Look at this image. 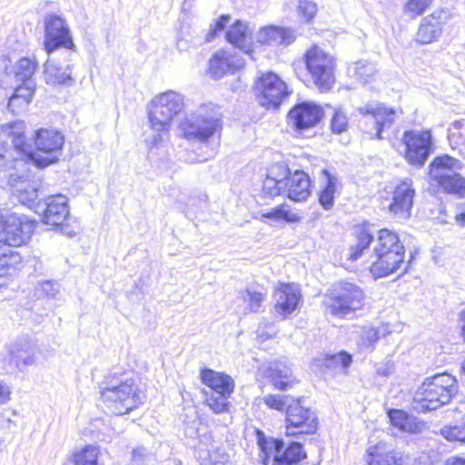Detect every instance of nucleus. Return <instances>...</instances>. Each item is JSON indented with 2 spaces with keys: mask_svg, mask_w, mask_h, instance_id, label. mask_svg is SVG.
I'll return each instance as SVG.
<instances>
[{
  "mask_svg": "<svg viewBox=\"0 0 465 465\" xmlns=\"http://www.w3.org/2000/svg\"><path fill=\"white\" fill-rule=\"evenodd\" d=\"M25 124L23 121H15L0 126V134L11 138L14 149L23 154H28L35 166L45 168L56 163L62 153L64 137L62 133L52 128H40L35 132L34 143L36 152L25 136Z\"/></svg>",
  "mask_w": 465,
  "mask_h": 465,
  "instance_id": "f257e3e1",
  "label": "nucleus"
},
{
  "mask_svg": "<svg viewBox=\"0 0 465 465\" xmlns=\"http://www.w3.org/2000/svg\"><path fill=\"white\" fill-rule=\"evenodd\" d=\"M99 389L103 404L113 414L129 413L142 403L138 385L127 373L109 372Z\"/></svg>",
  "mask_w": 465,
  "mask_h": 465,
  "instance_id": "f03ea898",
  "label": "nucleus"
},
{
  "mask_svg": "<svg viewBox=\"0 0 465 465\" xmlns=\"http://www.w3.org/2000/svg\"><path fill=\"white\" fill-rule=\"evenodd\" d=\"M371 259L370 272L375 279L389 276L401 269L406 272L411 261L405 260V247L398 234L388 229L379 231Z\"/></svg>",
  "mask_w": 465,
  "mask_h": 465,
  "instance_id": "7ed1b4c3",
  "label": "nucleus"
},
{
  "mask_svg": "<svg viewBox=\"0 0 465 465\" xmlns=\"http://www.w3.org/2000/svg\"><path fill=\"white\" fill-rule=\"evenodd\" d=\"M184 106L183 96L174 91L156 95L148 109L151 134L144 142L152 149L160 146L169 138L173 120Z\"/></svg>",
  "mask_w": 465,
  "mask_h": 465,
  "instance_id": "20e7f679",
  "label": "nucleus"
},
{
  "mask_svg": "<svg viewBox=\"0 0 465 465\" xmlns=\"http://www.w3.org/2000/svg\"><path fill=\"white\" fill-rule=\"evenodd\" d=\"M221 116L217 105L202 104L181 122L180 130L186 139L205 143L222 128Z\"/></svg>",
  "mask_w": 465,
  "mask_h": 465,
  "instance_id": "39448f33",
  "label": "nucleus"
},
{
  "mask_svg": "<svg viewBox=\"0 0 465 465\" xmlns=\"http://www.w3.org/2000/svg\"><path fill=\"white\" fill-rule=\"evenodd\" d=\"M457 391L456 379L443 372L427 378L416 391L414 400L423 411H433L449 403Z\"/></svg>",
  "mask_w": 465,
  "mask_h": 465,
  "instance_id": "423d86ee",
  "label": "nucleus"
},
{
  "mask_svg": "<svg viewBox=\"0 0 465 465\" xmlns=\"http://www.w3.org/2000/svg\"><path fill=\"white\" fill-rule=\"evenodd\" d=\"M461 168L458 159L447 154L437 156L430 164L429 176L432 185L445 193L465 198V177L458 173Z\"/></svg>",
  "mask_w": 465,
  "mask_h": 465,
  "instance_id": "0eeeda50",
  "label": "nucleus"
},
{
  "mask_svg": "<svg viewBox=\"0 0 465 465\" xmlns=\"http://www.w3.org/2000/svg\"><path fill=\"white\" fill-rule=\"evenodd\" d=\"M258 444L261 453L260 459L263 465H295L301 462L306 453L300 442H292L284 448V442L281 440H266L264 434L258 430Z\"/></svg>",
  "mask_w": 465,
  "mask_h": 465,
  "instance_id": "6e6552de",
  "label": "nucleus"
},
{
  "mask_svg": "<svg viewBox=\"0 0 465 465\" xmlns=\"http://www.w3.org/2000/svg\"><path fill=\"white\" fill-rule=\"evenodd\" d=\"M306 69L315 86L322 92L331 90L335 83L336 63L333 56L313 46L304 54Z\"/></svg>",
  "mask_w": 465,
  "mask_h": 465,
  "instance_id": "1a4fd4ad",
  "label": "nucleus"
},
{
  "mask_svg": "<svg viewBox=\"0 0 465 465\" xmlns=\"http://www.w3.org/2000/svg\"><path fill=\"white\" fill-rule=\"evenodd\" d=\"M15 152L19 157H13L7 145L0 143V183L10 188L24 184L30 177L31 166H35L28 154Z\"/></svg>",
  "mask_w": 465,
  "mask_h": 465,
  "instance_id": "9d476101",
  "label": "nucleus"
},
{
  "mask_svg": "<svg viewBox=\"0 0 465 465\" xmlns=\"http://www.w3.org/2000/svg\"><path fill=\"white\" fill-rule=\"evenodd\" d=\"M35 223L25 215L0 212V244L21 246L31 238Z\"/></svg>",
  "mask_w": 465,
  "mask_h": 465,
  "instance_id": "9b49d317",
  "label": "nucleus"
},
{
  "mask_svg": "<svg viewBox=\"0 0 465 465\" xmlns=\"http://www.w3.org/2000/svg\"><path fill=\"white\" fill-rule=\"evenodd\" d=\"M44 46L48 54L59 48L74 50L75 45L71 30L64 18L54 14L45 17Z\"/></svg>",
  "mask_w": 465,
  "mask_h": 465,
  "instance_id": "f8f14e48",
  "label": "nucleus"
},
{
  "mask_svg": "<svg viewBox=\"0 0 465 465\" xmlns=\"http://www.w3.org/2000/svg\"><path fill=\"white\" fill-rule=\"evenodd\" d=\"M256 90L259 104L267 109H277L289 95L285 82L272 72L261 74Z\"/></svg>",
  "mask_w": 465,
  "mask_h": 465,
  "instance_id": "ddd939ff",
  "label": "nucleus"
},
{
  "mask_svg": "<svg viewBox=\"0 0 465 465\" xmlns=\"http://www.w3.org/2000/svg\"><path fill=\"white\" fill-rule=\"evenodd\" d=\"M364 293L360 287L351 282L341 284L338 292L328 302V309L332 315L345 317L360 310L364 305Z\"/></svg>",
  "mask_w": 465,
  "mask_h": 465,
  "instance_id": "4468645a",
  "label": "nucleus"
},
{
  "mask_svg": "<svg viewBox=\"0 0 465 465\" xmlns=\"http://www.w3.org/2000/svg\"><path fill=\"white\" fill-rule=\"evenodd\" d=\"M285 421L288 436L313 434L317 430L315 412L303 407L300 401L288 404Z\"/></svg>",
  "mask_w": 465,
  "mask_h": 465,
  "instance_id": "2eb2a0df",
  "label": "nucleus"
},
{
  "mask_svg": "<svg viewBox=\"0 0 465 465\" xmlns=\"http://www.w3.org/2000/svg\"><path fill=\"white\" fill-rule=\"evenodd\" d=\"M402 143L405 145L404 157L407 162L415 166H422L431 152L430 131H405Z\"/></svg>",
  "mask_w": 465,
  "mask_h": 465,
  "instance_id": "dca6fc26",
  "label": "nucleus"
},
{
  "mask_svg": "<svg viewBox=\"0 0 465 465\" xmlns=\"http://www.w3.org/2000/svg\"><path fill=\"white\" fill-rule=\"evenodd\" d=\"M415 190L411 179L400 182L392 192L389 211L400 220L410 218L413 205Z\"/></svg>",
  "mask_w": 465,
  "mask_h": 465,
  "instance_id": "f3484780",
  "label": "nucleus"
},
{
  "mask_svg": "<svg viewBox=\"0 0 465 465\" xmlns=\"http://www.w3.org/2000/svg\"><path fill=\"white\" fill-rule=\"evenodd\" d=\"M451 17L449 10L440 9L430 15L422 18L416 34V40L422 44H430L437 40L442 33V25Z\"/></svg>",
  "mask_w": 465,
  "mask_h": 465,
  "instance_id": "a211bd4d",
  "label": "nucleus"
},
{
  "mask_svg": "<svg viewBox=\"0 0 465 465\" xmlns=\"http://www.w3.org/2000/svg\"><path fill=\"white\" fill-rule=\"evenodd\" d=\"M322 116V108L311 102L298 104L289 113L290 122L297 130L314 127Z\"/></svg>",
  "mask_w": 465,
  "mask_h": 465,
  "instance_id": "6ab92c4d",
  "label": "nucleus"
},
{
  "mask_svg": "<svg viewBox=\"0 0 465 465\" xmlns=\"http://www.w3.org/2000/svg\"><path fill=\"white\" fill-rule=\"evenodd\" d=\"M243 59L234 50H219L210 59L209 72L214 78H222L226 74L242 68Z\"/></svg>",
  "mask_w": 465,
  "mask_h": 465,
  "instance_id": "aec40b11",
  "label": "nucleus"
},
{
  "mask_svg": "<svg viewBox=\"0 0 465 465\" xmlns=\"http://www.w3.org/2000/svg\"><path fill=\"white\" fill-rule=\"evenodd\" d=\"M36 351L35 341L26 335L16 338L8 346L10 359L18 368L34 365L36 360Z\"/></svg>",
  "mask_w": 465,
  "mask_h": 465,
  "instance_id": "412c9836",
  "label": "nucleus"
},
{
  "mask_svg": "<svg viewBox=\"0 0 465 465\" xmlns=\"http://www.w3.org/2000/svg\"><path fill=\"white\" fill-rule=\"evenodd\" d=\"M275 311L278 314L286 318L298 307L301 300V292L294 283H281L275 291Z\"/></svg>",
  "mask_w": 465,
  "mask_h": 465,
  "instance_id": "4be33fe9",
  "label": "nucleus"
},
{
  "mask_svg": "<svg viewBox=\"0 0 465 465\" xmlns=\"http://www.w3.org/2000/svg\"><path fill=\"white\" fill-rule=\"evenodd\" d=\"M358 111L362 115H371L375 124V136L380 140L383 139V131L391 127L396 115L394 109L379 104H367L359 107Z\"/></svg>",
  "mask_w": 465,
  "mask_h": 465,
  "instance_id": "5701e85b",
  "label": "nucleus"
},
{
  "mask_svg": "<svg viewBox=\"0 0 465 465\" xmlns=\"http://www.w3.org/2000/svg\"><path fill=\"white\" fill-rule=\"evenodd\" d=\"M43 222L50 226L59 225L69 216L68 199L63 194L49 196L45 200Z\"/></svg>",
  "mask_w": 465,
  "mask_h": 465,
  "instance_id": "b1692460",
  "label": "nucleus"
},
{
  "mask_svg": "<svg viewBox=\"0 0 465 465\" xmlns=\"http://www.w3.org/2000/svg\"><path fill=\"white\" fill-rule=\"evenodd\" d=\"M285 193L294 202L306 200L311 194V180L303 171H296L286 178Z\"/></svg>",
  "mask_w": 465,
  "mask_h": 465,
  "instance_id": "393cba45",
  "label": "nucleus"
},
{
  "mask_svg": "<svg viewBox=\"0 0 465 465\" xmlns=\"http://www.w3.org/2000/svg\"><path fill=\"white\" fill-rule=\"evenodd\" d=\"M201 380L216 394L232 395L234 390L233 379L223 372L211 369H204L201 371Z\"/></svg>",
  "mask_w": 465,
  "mask_h": 465,
  "instance_id": "a878e982",
  "label": "nucleus"
},
{
  "mask_svg": "<svg viewBox=\"0 0 465 465\" xmlns=\"http://www.w3.org/2000/svg\"><path fill=\"white\" fill-rule=\"evenodd\" d=\"M351 361L352 358L351 354L346 351H341L338 354L321 355L313 359L311 367L314 371L336 372L340 370L345 371V370L351 365Z\"/></svg>",
  "mask_w": 465,
  "mask_h": 465,
  "instance_id": "bb28decb",
  "label": "nucleus"
},
{
  "mask_svg": "<svg viewBox=\"0 0 465 465\" xmlns=\"http://www.w3.org/2000/svg\"><path fill=\"white\" fill-rule=\"evenodd\" d=\"M257 42L269 45H289L296 39L294 31L291 28L278 26H266L257 34Z\"/></svg>",
  "mask_w": 465,
  "mask_h": 465,
  "instance_id": "cd10ccee",
  "label": "nucleus"
},
{
  "mask_svg": "<svg viewBox=\"0 0 465 465\" xmlns=\"http://www.w3.org/2000/svg\"><path fill=\"white\" fill-rule=\"evenodd\" d=\"M252 31L245 22L236 20L226 32V39L233 46L251 54L252 45Z\"/></svg>",
  "mask_w": 465,
  "mask_h": 465,
  "instance_id": "c85d7f7f",
  "label": "nucleus"
},
{
  "mask_svg": "<svg viewBox=\"0 0 465 465\" xmlns=\"http://www.w3.org/2000/svg\"><path fill=\"white\" fill-rule=\"evenodd\" d=\"M266 374L271 379L273 386L281 391H285L296 383L291 367L282 361L271 363Z\"/></svg>",
  "mask_w": 465,
  "mask_h": 465,
  "instance_id": "c756f323",
  "label": "nucleus"
},
{
  "mask_svg": "<svg viewBox=\"0 0 465 465\" xmlns=\"http://www.w3.org/2000/svg\"><path fill=\"white\" fill-rule=\"evenodd\" d=\"M44 78L47 84L72 85L74 79L72 77V68L67 64L64 68L58 66L49 59L44 64Z\"/></svg>",
  "mask_w": 465,
  "mask_h": 465,
  "instance_id": "7c9ffc66",
  "label": "nucleus"
},
{
  "mask_svg": "<svg viewBox=\"0 0 465 465\" xmlns=\"http://www.w3.org/2000/svg\"><path fill=\"white\" fill-rule=\"evenodd\" d=\"M322 182L319 193V203L325 210H331L334 203V197L340 184L338 176L326 169L322 170Z\"/></svg>",
  "mask_w": 465,
  "mask_h": 465,
  "instance_id": "2f4dec72",
  "label": "nucleus"
},
{
  "mask_svg": "<svg viewBox=\"0 0 465 465\" xmlns=\"http://www.w3.org/2000/svg\"><path fill=\"white\" fill-rule=\"evenodd\" d=\"M21 83L22 84L15 88V93L8 101L7 107L13 113H15L18 108L28 105L35 91V81Z\"/></svg>",
  "mask_w": 465,
  "mask_h": 465,
  "instance_id": "473e14b6",
  "label": "nucleus"
},
{
  "mask_svg": "<svg viewBox=\"0 0 465 465\" xmlns=\"http://www.w3.org/2000/svg\"><path fill=\"white\" fill-rule=\"evenodd\" d=\"M367 461L369 465H400L395 450L383 443L370 448Z\"/></svg>",
  "mask_w": 465,
  "mask_h": 465,
  "instance_id": "72a5a7b5",
  "label": "nucleus"
},
{
  "mask_svg": "<svg viewBox=\"0 0 465 465\" xmlns=\"http://www.w3.org/2000/svg\"><path fill=\"white\" fill-rule=\"evenodd\" d=\"M38 67L35 58L22 57L12 67L14 83L33 81L32 77Z\"/></svg>",
  "mask_w": 465,
  "mask_h": 465,
  "instance_id": "f704fd0d",
  "label": "nucleus"
},
{
  "mask_svg": "<svg viewBox=\"0 0 465 465\" xmlns=\"http://www.w3.org/2000/svg\"><path fill=\"white\" fill-rule=\"evenodd\" d=\"M38 183L35 181H29L15 187H11L12 193L19 200V202L32 208L38 198Z\"/></svg>",
  "mask_w": 465,
  "mask_h": 465,
  "instance_id": "c9c22d12",
  "label": "nucleus"
},
{
  "mask_svg": "<svg viewBox=\"0 0 465 465\" xmlns=\"http://www.w3.org/2000/svg\"><path fill=\"white\" fill-rule=\"evenodd\" d=\"M372 242L373 236L364 229H361L356 234V242L349 249L348 260L351 262L357 261Z\"/></svg>",
  "mask_w": 465,
  "mask_h": 465,
  "instance_id": "e433bc0d",
  "label": "nucleus"
},
{
  "mask_svg": "<svg viewBox=\"0 0 465 465\" xmlns=\"http://www.w3.org/2000/svg\"><path fill=\"white\" fill-rule=\"evenodd\" d=\"M349 72L360 82L365 84L371 81L374 76L376 67L372 63L367 60H360L350 65Z\"/></svg>",
  "mask_w": 465,
  "mask_h": 465,
  "instance_id": "4c0bfd02",
  "label": "nucleus"
},
{
  "mask_svg": "<svg viewBox=\"0 0 465 465\" xmlns=\"http://www.w3.org/2000/svg\"><path fill=\"white\" fill-rule=\"evenodd\" d=\"M273 168L270 171V173L266 176L262 184V193L264 195L269 197H275L280 194L285 193L284 183L286 180L284 178H278L273 176Z\"/></svg>",
  "mask_w": 465,
  "mask_h": 465,
  "instance_id": "58836bf2",
  "label": "nucleus"
},
{
  "mask_svg": "<svg viewBox=\"0 0 465 465\" xmlns=\"http://www.w3.org/2000/svg\"><path fill=\"white\" fill-rule=\"evenodd\" d=\"M388 416L391 423L401 430L409 432L414 430L415 424L413 418L409 416L405 411L401 410H390Z\"/></svg>",
  "mask_w": 465,
  "mask_h": 465,
  "instance_id": "ea45409f",
  "label": "nucleus"
},
{
  "mask_svg": "<svg viewBox=\"0 0 465 465\" xmlns=\"http://www.w3.org/2000/svg\"><path fill=\"white\" fill-rule=\"evenodd\" d=\"M22 263L21 255L15 251L0 254V272L4 274L13 275Z\"/></svg>",
  "mask_w": 465,
  "mask_h": 465,
  "instance_id": "a19ab883",
  "label": "nucleus"
},
{
  "mask_svg": "<svg viewBox=\"0 0 465 465\" xmlns=\"http://www.w3.org/2000/svg\"><path fill=\"white\" fill-rule=\"evenodd\" d=\"M240 298L247 304L249 312H258L262 305L265 294L252 289H245L240 292Z\"/></svg>",
  "mask_w": 465,
  "mask_h": 465,
  "instance_id": "79ce46f5",
  "label": "nucleus"
},
{
  "mask_svg": "<svg viewBox=\"0 0 465 465\" xmlns=\"http://www.w3.org/2000/svg\"><path fill=\"white\" fill-rule=\"evenodd\" d=\"M98 448L95 446H86L82 450L75 452L72 457V462L74 465H97Z\"/></svg>",
  "mask_w": 465,
  "mask_h": 465,
  "instance_id": "37998d69",
  "label": "nucleus"
},
{
  "mask_svg": "<svg viewBox=\"0 0 465 465\" xmlns=\"http://www.w3.org/2000/svg\"><path fill=\"white\" fill-rule=\"evenodd\" d=\"M262 217L273 221H285L289 223L296 222L299 219L297 214L292 213L289 209V206L286 204L279 205L268 212L262 213Z\"/></svg>",
  "mask_w": 465,
  "mask_h": 465,
  "instance_id": "c03bdc74",
  "label": "nucleus"
},
{
  "mask_svg": "<svg viewBox=\"0 0 465 465\" xmlns=\"http://www.w3.org/2000/svg\"><path fill=\"white\" fill-rule=\"evenodd\" d=\"M379 338L378 329L371 326H364L360 330L358 344L363 350H372Z\"/></svg>",
  "mask_w": 465,
  "mask_h": 465,
  "instance_id": "a18cd8bd",
  "label": "nucleus"
},
{
  "mask_svg": "<svg viewBox=\"0 0 465 465\" xmlns=\"http://www.w3.org/2000/svg\"><path fill=\"white\" fill-rule=\"evenodd\" d=\"M14 84L11 61L8 57L0 55V87L12 88Z\"/></svg>",
  "mask_w": 465,
  "mask_h": 465,
  "instance_id": "49530a36",
  "label": "nucleus"
},
{
  "mask_svg": "<svg viewBox=\"0 0 465 465\" xmlns=\"http://www.w3.org/2000/svg\"><path fill=\"white\" fill-rule=\"evenodd\" d=\"M231 395H221L212 392L207 395L206 402L215 413L225 412L229 407L228 399Z\"/></svg>",
  "mask_w": 465,
  "mask_h": 465,
  "instance_id": "de8ad7c7",
  "label": "nucleus"
},
{
  "mask_svg": "<svg viewBox=\"0 0 465 465\" xmlns=\"http://www.w3.org/2000/svg\"><path fill=\"white\" fill-rule=\"evenodd\" d=\"M440 433L448 440L465 442V423L445 426L440 430Z\"/></svg>",
  "mask_w": 465,
  "mask_h": 465,
  "instance_id": "09e8293b",
  "label": "nucleus"
},
{
  "mask_svg": "<svg viewBox=\"0 0 465 465\" xmlns=\"http://www.w3.org/2000/svg\"><path fill=\"white\" fill-rule=\"evenodd\" d=\"M317 5L315 3L308 0H300L298 5V13L302 16L305 21H311L317 12Z\"/></svg>",
  "mask_w": 465,
  "mask_h": 465,
  "instance_id": "8fccbe9b",
  "label": "nucleus"
},
{
  "mask_svg": "<svg viewBox=\"0 0 465 465\" xmlns=\"http://www.w3.org/2000/svg\"><path fill=\"white\" fill-rule=\"evenodd\" d=\"M347 126L348 119L346 115L340 110H336L331 121V131L336 134H341L346 130Z\"/></svg>",
  "mask_w": 465,
  "mask_h": 465,
  "instance_id": "3c124183",
  "label": "nucleus"
},
{
  "mask_svg": "<svg viewBox=\"0 0 465 465\" xmlns=\"http://www.w3.org/2000/svg\"><path fill=\"white\" fill-rule=\"evenodd\" d=\"M288 397L287 396H280V395H267L263 398L264 403L270 407L271 409L277 411H283L284 408L288 406L287 403Z\"/></svg>",
  "mask_w": 465,
  "mask_h": 465,
  "instance_id": "603ef678",
  "label": "nucleus"
},
{
  "mask_svg": "<svg viewBox=\"0 0 465 465\" xmlns=\"http://www.w3.org/2000/svg\"><path fill=\"white\" fill-rule=\"evenodd\" d=\"M231 20V16L228 15H223L220 16L219 20L215 23L213 26H211L210 32L206 35L205 42H211L217 33L222 32L226 25Z\"/></svg>",
  "mask_w": 465,
  "mask_h": 465,
  "instance_id": "864d4df0",
  "label": "nucleus"
},
{
  "mask_svg": "<svg viewBox=\"0 0 465 465\" xmlns=\"http://www.w3.org/2000/svg\"><path fill=\"white\" fill-rule=\"evenodd\" d=\"M431 3L432 0H409L406 4V9L415 15H420Z\"/></svg>",
  "mask_w": 465,
  "mask_h": 465,
  "instance_id": "5fc2aeb1",
  "label": "nucleus"
},
{
  "mask_svg": "<svg viewBox=\"0 0 465 465\" xmlns=\"http://www.w3.org/2000/svg\"><path fill=\"white\" fill-rule=\"evenodd\" d=\"M40 291L45 296L56 299L60 293V285L56 282L46 281L41 284Z\"/></svg>",
  "mask_w": 465,
  "mask_h": 465,
  "instance_id": "6e6d98bb",
  "label": "nucleus"
},
{
  "mask_svg": "<svg viewBox=\"0 0 465 465\" xmlns=\"http://www.w3.org/2000/svg\"><path fill=\"white\" fill-rule=\"evenodd\" d=\"M149 458V451L144 447L133 450L132 465H143Z\"/></svg>",
  "mask_w": 465,
  "mask_h": 465,
  "instance_id": "4d7b16f0",
  "label": "nucleus"
},
{
  "mask_svg": "<svg viewBox=\"0 0 465 465\" xmlns=\"http://www.w3.org/2000/svg\"><path fill=\"white\" fill-rule=\"evenodd\" d=\"M12 399V387L0 380V406L7 404Z\"/></svg>",
  "mask_w": 465,
  "mask_h": 465,
  "instance_id": "13d9d810",
  "label": "nucleus"
},
{
  "mask_svg": "<svg viewBox=\"0 0 465 465\" xmlns=\"http://www.w3.org/2000/svg\"><path fill=\"white\" fill-rule=\"evenodd\" d=\"M54 228L68 237H74L76 234V227L69 223V217L61 224L54 225Z\"/></svg>",
  "mask_w": 465,
  "mask_h": 465,
  "instance_id": "bf43d9fd",
  "label": "nucleus"
},
{
  "mask_svg": "<svg viewBox=\"0 0 465 465\" xmlns=\"http://www.w3.org/2000/svg\"><path fill=\"white\" fill-rule=\"evenodd\" d=\"M7 275L8 274H4L2 272H0V297L4 299L5 298L4 292L7 290L9 284Z\"/></svg>",
  "mask_w": 465,
  "mask_h": 465,
  "instance_id": "052dcab7",
  "label": "nucleus"
},
{
  "mask_svg": "<svg viewBox=\"0 0 465 465\" xmlns=\"http://www.w3.org/2000/svg\"><path fill=\"white\" fill-rule=\"evenodd\" d=\"M226 461H227V457L224 455L221 457L220 460H216L215 455L211 454L209 460L204 462L203 465H225Z\"/></svg>",
  "mask_w": 465,
  "mask_h": 465,
  "instance_id": "680f3d73",
  "label": "nucleus"
},
{
  "mask_svg": "<svg viewBox=\"0 0 465 465\" xmlns=\"http://www.w3.org/2000/svg\"><path fill=\"white\" fill-rule=\"evenodd\" d=\"M459 320L461 323V337L465 342V309L460 312Z\"/></svg>",
  "mask_w": 465,
  "mask_h": 465,
  "instance_id": "e2e57ef3",
  "label": "nucleus"
},
{
  "mask_svg": "<svg viewBox=\"0 0 465 465\" xmlns=\"http://www.w3.org/2000/svg\"><path fill=\"white\" fill-rule=\"evenodd\" d=\"M258 331V335H259L261 338H262V339L272 338V336H274V335H275V333H276V331H275L273 328H272V331H270V332H266V333H265V332L262 330V328L260 327V328L258 329V331Z\"/></svg>",
  "mask_w": 465,
  "mask_h": 465,
  "instance_id": "0e129e2a",
  "label": "nucleus"
},
{
  "mask_svg": "<svg viewBox=\"0 0 465 465\" xmlns=\"http://www.w3.org/2000/svg\"><path fill=\"white\" fill-rule=\"evenodd\" d=\"M447 465H465V460L460 458H451L448 460Z\"/></svg>",
  "mask_w": 465,
  "mask_h": 465,
  "instance_id": "69168bd1",
  "label": "nucleus"
},
{
  "mask_svg": "<svg viewBox=\"0 0 465 465\" xmlns=\"http://www.w3.org/2000/svg\"><path fill=\"white\" fill-rule=\"evenodd\" d=\"M456 221L460 225H465V213H461L456 215Z\"/></svg>",
  "mask_w": 465,
  "mask_h": 465,
  "instance_id": "338daca9",
  "label": "nucleus"
},
{
  "mask_svg": "<svg viewBox=\"0 0 465 465\" xmlns=\"http://www.w3.org/2000/svg\"><path fill=\"white\" fill-rule=\"evenodd\" d=\"M462 125H463V123L461 121H455L451 124L452 129H454V130L461 129Z\"/></svg>",
  "mask_w": 465,
  "mask_h": 465,
  "instance_id": "774afa93",
  "label": "nucleus"
}]
</instances>
